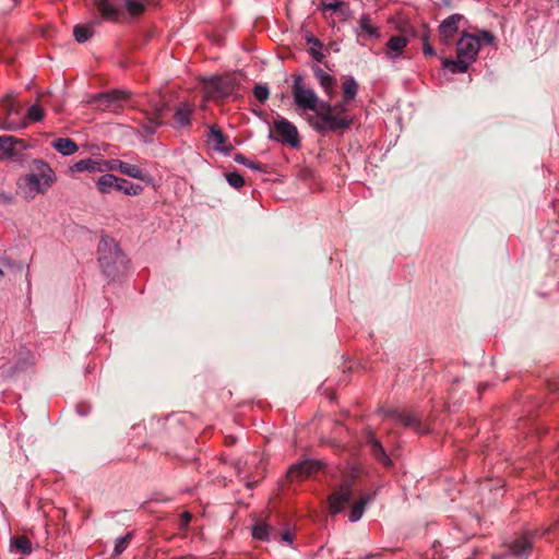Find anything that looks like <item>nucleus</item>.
<instances>
[{"mask_svg": "<svg viewBox=\"0 0 559 559\" xmlns=\"http://www.w3.org/2000/svg\"><path fill=\"white\" fill-rule=\"evenodd\" d=\"M121 170L120 174L129 176L131 178H135L142 181H150V175L147 171L143 170L136 165L123 162V165H120Z\"/></svg>", "mask_w": 559, "mask_h": 559, "instance_id": "obj_27", "label": "nucleus"}, {"mask_svg": "<svg viewBox=\"0 0 559 559\" xmlns=\"http://www.w3.org/2000/svg\"><path fill=\"white\" fill-rule=\"evenodd\" d=\"M479 40L481 39L485 44L490 45L495 41V36L488 31H481L479 33Z\"/></svg>", "mask_w": 559, "mask_h": 559, "instance_id": "obj_44", "label": "nucleus"}, {"mask_svg": "<svg viewBox=\"0 0 559 559\" xmlns=\"http://www.w3.org/2000/svg\"><path fill=\"white\" fill-rule=\"evenodd\" d=\"M271 138L283 145L298 148L300 146V136L297 127L288 119L277 115L270 129Z\"/></svg>", "mask_w": 559, "mask_h": 559, "instance_id": "obj_7", "label": "nucleus"}, {"mask_svg": "<svg viewBox=\"0 0 559 559\" xmlns=\"http://www.w3.org/2000/svg\"><path fill=\"white\" fill-rule=\"evenodd\" d=\"M358 24H359L358 29H357L358 37L364 36V35L367 37H373V38L380 37V32H379L378 27L371 23V19L368 14L361 15L358 21Z\"/></svg>", "mask_w": 559, "mask_h": 559, "instance_id": "obj_24", "label": "nucleus"}, {"mask_svg": "<svg viewBox=\"0 0 559 559\" xmlns=\"http://www.w3.org/2000/svg\"><path fill=\"white\" fill-rule=\"evenodd\" d=\"M462 20H463V15L455 13V14L448 16L440 24L439 35H440V40L443 44H449L453 39L454 35L459 31V24Z\"/></svg>", "mask_w": 559, "mask_h": 559, "instance_id": "obj_16", "label": "nucleus"}, {"mask_svg": "<svg viewBox=\"0 0 559 559\" xmlns=\"http://www.w3.org/2000/svg\"><path fill=\"white\" fill-rule=\"evenodd\" d=\"M321 9L323 11H332L338 13L342 20H347L350 16L349 5L341 0H321Z\"/></svg>", "mask_w": 559, "mask_h": 559, "instance_id": "obj_23", "label": "nucleus"}, {"mask_svg": "<svg viewBox=\"0 0 559 559\" xmlns=\"http://www.w3.org/2000/svg\"><path fill=\"white\" fill-rule=\"evenodd\" d=\"M342 90H343V97H344L345 102H350L357 95L358 84L354 80V78L349 76V78H346L345 81L343 82Z\"/></svg>", "mask_w": 559, "mask_h": 559, "instance_id": "obj_31", "label": "nucleus"}, {"mask_svg": "<svg viewBox=\"0 0 559 559\" xmlns=\"http://www.w3.org/2000/svg\"><path fill=\"white\" fill-rule=\"evenodd\" d=\"M365 442L370 448L372 455L378 462L382 463L384 466L391 465V460L382 443L376 438L374 433L370 429L365 431Z\"/></svg>", "mask_w": 559, "mask_h": 559, "instance_id": "obj_18", "label": "nucleus"}, {"mask_svg": "<svg viewBox=\"0 0 559 559\" xmlns=\"http://www.w3.org/2000/svg\"><path fill=\"white\" fill-rule=\"evenodd\" d=\"M0 264L7 270H12L13 267H16L17 270L21 271L23 269V265L21 263H16L15 261L7 257L0 260Z\"/></svg>", "mask_w": 559, "mask_h": 559, "instance_id": "obj_41", "label": "nucleus"}, {"mask_svg": "<svg viewBox=\"0 0 559 559\" xmlns=\"http://www.w3.org/2000/svg\"><path fill=\"white\" fill-rule=\"evenodd\" d=\"M312 71L314 73L316 79L318 80L320 86L325 92L329 98H332L335 94L336 87V79L329 73H326L319 66L312 67Z\"/></svg>", "mask_w": 559, "mask_h": 559, "instance_id": "obj_21", "label": "nucleus"}, {"mask_svg": "<svg viewBox=\"0 0 559 559\" xmlns=\"http://www.w3.org/2000/svg\"><path fill=\"white\" fill-rule=\"evenodd\" d=\"M94 5L103 20L118 21L120 13L108 0H95ZM126 8L132 16L141 15L145 11V5L135 0H126Z\"/></svg>", "mask_w": 559, "mask_h": 559, "instance_id": "obj_8", "label": "nucleus"}, {"mask_svg": "<svg viewBox=\"0 0 559 559\" xmlns=\"http://www.w3.org/2000/svg\"><path fill=\"white\" fill-rule=\"evenodd\" d=\"M272 537L276 540L290 545L295 538V534L289 530H286L284 532L274 531L272 533Z\"/></svg>", "mask_w": 559, "mask_h": 559, "instance_id": "obj_38", "label": "nucleus"}, {"mask_svg": "<svg viewBox=\"0 0 559 559\" xmlns=\"http://www.w3.org/2000/svg\"><path fill=\"white\" fill-rule=\"evenodd\" d=\"M193 107L189 103H181L174 114V128H186L191 123Z\"/></svg>", "mask_w": 559, "mask_h": 559, "instance_id": "obj_22", "label": "nucleus"}, {"mask_svg": "<svg viewBox=\"0 0 559 559\" xmlns=\"http://www.w3.org/2000/svg\"><path fill=\"white\" fill-rule=\"evenodd\" d=\"M133 538V532H128L124 536L118 538L115 544L114 555H121L129 546Z\"/></svg>", "mask_w": 559, "mask_h": 559, "instance_id": "obj_36", "label": "nucleus"}, {"mask_svg": "<svg viewBox=\"0 0 559 559\" xmlns=\"http://www.w3.org/2000/svg\"><path fill=\"white\" fill-rule=\"evenodd\" d=\"M100 23L102 22L99 20H96V21L91 22L87 25H80V24L75 25L73 28V36H74L75 40L78 43H85L86 40H88L93 36L92 28L94 26L100 25Z\"/></svg>", "mask_w": 559, "mask_h": 559, "instance_id": "obj_26", "label": "nucleus"}, {"mask_svg": "<svg viewBox=\"0 0 559 559\" xmlns=\"http://www.w3.org/2000/svg\"><path fill=\"white\" fill-rule=\"evenodd\" d=\"M269 94L266 85H255L253 88V95L260 103H264L269 98Z\"/></svg>", "mask_w": 559, "mask_h": 559, "instance_id": "obj_40", "label": "nucleus"}, {"mask_svg": "<svg viewBox=\"0 0 559 559\" xmlns=\"http://www.w3.org/2000/svg\"><path fill=\"white\" fill-rule=\"evenodd\" d=\"M480 48L479 38L464 33L456 44V59H445L443 67L452 73H464L476 60Z\"/></svg>", "mask_w": 559, "mask_h": 559, "instance_id": "obj_4", "label": "nucleus"}, {"mask_svg": "<svg viewBox=\"0 0 559 559\" xmlns=\"http://www.w3.org/2000/svg\"><path fill=\"white\" fill-rule=\"evenodd\" d=\"M70 169L72 173H96L104 170L102 167V162L92 158L81 159L76 162Z\"/></svg>", "mask_w": 559, "mask_h": 559, "instance_id": "obj_25", "label": "nucleus"}, {"mask_svg": "<svg viewBox=\"0 0 559 559\" xmlns=\"http://www.w3.org/2000/svg\"><path fill=\"white\" fill-rule=\"evenodd\" d=\"M241 79L242 74L240 72L211 78L204 83V93L206 97L211 99H221L227 96H233L239 88Z\"/></svg>", "mask_w": 559, "mask_h": 559, "instance_id": "obj_5", "label": "nucleus"}, {"mask_svg": "<svg viewBox=\"0 0 559 559\" xmlns=\"http://www.w3.org/2000/svg\"><path fill=\"white\" fill-rule=\"evenodd\" d=\"M98 262L103 273L110 280L123 274L127 259L118 243L109 237H102L98 245Z\"/></svg>", "mask_w": 559, "mask_h": 559, "instance_id": "obj_3", "label": "nucleus"}, {"mask_svg": "<svg viewBox=\"0 0 559 559\" xmlns=\"http://www.w3.org/2000/svg\"><path fill=\"white\" fill-rule=\"evenodd\" d=\"M4 275V271L2 269H0V278L3 277Z\"/></svg>", "mask_w": 559, "mask_h": 559, "instance_id": "obj_49", "label": "nucleus"}, {"mask_svg": "<svg viewBox=\"0 0 559 559\" xmlns=\"http://www.w3.org/2000/svg\"><path fill=\"white\" fill-rule=\"evenodd\" d=\"M120 165H123V160H120V159H111V160L107 162V168H108L109 170H115V171L120 173V170H121Z\"/></svg>", "mask_w": 559, "mask_h": 559, "instance_id": "obj_45", "label": "nucleus"}, {"mask_svg": "<svg viewBox=\"0 0 559 559\" xmlns=\"http://www.w3.org/2000/svg\"><path fill=\"white\" fill-rule=\"evenodd\" d=\"M226 179L233 188L239 189L245 186V178L236 171L227 173Z\"/></svg>", "mask_w": 559, "mask_h": 559, "instance_id": "obj_37", "label": "nucleus"}, {"mask_svg": "<svg viewBox=\"0 0 559 559\" xmlns=\"http://www.w3.org/2000/svg\"><path fill=\"white\" fill-rule=\"evenodd\" d=\"M11 546L22 555H29L32 552V543L23 535L13 537L11 539Z\"/></svg>", "mask_w": 559, "mask_h": 559, "instance_id": "obj_33", "label": "nucleus"}, {"mask_svg": "<svg viewBox=\"0 0 559 559\" xmlns=\"http://www.w3.org/2000/svg\"><path fill=\"white\" fill-rule=\"evenodd\" d=\"M369 501H370V496H365V497H361L358 501H356L353 504L350 513H349L350 522H356L362 516L365 508Z\"/></svg>", "mask_w": 559, "mask_h": 559, "instance_id": "obj_32", "label": "nucleus"}, {"mask_svg": "<svg viewBox=\"0 0 559 559\" xmlns=\"http://www.w3.org/2000/svg\"><path fill=\"white\" fill-rule=\"evenodd\" d=\"M118 191H122L127 195H139L143 191V187L119 178Z\"/></svg>", "mask_w": 559, "mask_h": 559, "instance_id": "obj_35", "label": "nucleus"}, {"mask_svg": "<svg viewBox=\"0 0 559 559\" xmlns=\"http://www.w3.org/2000/svg\"><path fill=\"white\" fill-rule=\"evenodd\" d=\"M349 102L336 103L331 105L329 102L320 104L319 119L311 118L310 124L318 132H334L340 129H347L353 122V119L347 114V104Z\"/></svg>", "mask_w": 559, "mask_h": 559, "instance_id": "obj_1", "label": "nucleus"}, {"mask_svg": "<svg viewBox=\"0 0 559 559\" xmlns=\"http://www.w3.org/2000/svg\"><path fill=\"white\" fill-rule=\"evenodd\" d=\"M52 147L63 155H72L78 150L76 143L69 138H60L52 142Z\"/></svg>", "mask_w": 559, "mask_h": 559, "instance_id": "obj_28", "label": "nucleus"}, {"mask_svg": "<svg viewBox=\"0 0 559 559\" xmlns=\"http://www.w3.org/2000/svg\"><path fill=\"white\" fill-rule=\"evenodd\" d=\"M273 532L264 522H258L253 525L251 533L254 539L269 540Z\"/></svg>", "mask_w": 559, "mask_h": 559, "instance_id": "obj_34", "label": "nucleus"}, {"mask_svg": "<svg viewBox=\"0 0 559 559\" xmlns=\"http://www.w3.org/2000/svg\"><path fill=\"white\" fill-rule=\"evenodd\" d=\"M2 107L5 111V118L2 121V128L9 131H16L25 128L27 122L17 118L21 114L22 107L15 102L13 95L8 94L2 100Z\"/></svg>", "mask_w": 559, "mask_h": 559, "instance_id": "obj_11", "label": "nucleus"}, {"mask_svg": "<svg viewBox=\"0 0 559 559\" xmlns=\"http://www.w3.org/2000/svg\"><path fill=\"white\" fill-rule=\"evenodd\" d=\"M97 188L102 193H109L112 189L118 190L119 177L106 174L96 181Z\"/></svg>", "mask_w": 559, "mask_h": 559, "instance_id": "obj_29", "label": "nucleus"}, {"mask_svg": "<svg viewBox=\"0 0 559 559\" xmlns=\"http://www.w3.org/2000/svg\"><path fill=\"white\" fill-rule=\"evenodd\" d=\"M207 146L214 151L228 153L231 146L227 143V138L217 126H211L206 134Z\"/></svg>", "mask_w": 559, "mask_h": 559, "instance_id": "obj_17", "label": "nucleus"}, {"mask_svg": "<svg viewBox=\"0 0 559 559\" xmlns=\"http://www.w3.org/2000/svg\"><path fill=\"white\" fill-rule=\"evenodd\" d=\"M44 118V111L40 106L33 105L27 110V119L32 122L40 121Z\"/></svg>", "mask_w": 559, "mask_h": 559, "instance_id": "obj_39", "label": "nucleus"}, {"mask_svg": "<svg viewBox=\"0 0 559 559\" xmlns=\"http://www.w3.org/2000/svg\"><path fill=\"white\" fill-rule=\"evenodd\" d=\"M307 44L309 45V53H310V56L317 62H321L323 60V58H324V55L322 52L323 44L318 38H316L312 35L307 37Z\"/></svg>", "mask_w": 559, "mask_h": 559, "instance_id": "obj_30", "label": "nucleus"}, {"mask_svg": "<svg viewBox=\"0 0 559 559\" xmlns=\"http://www.w3.org/2000/svg\"><path fill=\"white\" fill-rule=\"evenodd\" d=\"M549 391L559 395V382L552 381L548 384Z\"/></svg>", "mask_w": 559, "mask_h": 559, "instance_id": "obj_46", "label": "nucleus"}, {"mask_svg": "<svg viewBox=\"0 0 559 559\" xmlns=\"http://www.w3.org/2000/svg\"><path fill=\"white\" fill-rule=\"evenodd\" d=\"M26 147L24 140L12 135H0V159H11L23 164L26 159L24 154Z\"/></svg>", "mask_w": 559, "mask_h": 559, "instance_id": "obj_9", "label": "nucleus"}, {"mask_svg": "<svg viewBox=\"0 0 559 559\" xmlns=\"http://www.w3.org/2000/svg\"><path fill=\"white\" fill-rule=\"evenodd\" d=\"M192 520V514L188 511L183 512L179 520V528L187 530Z\"/></svg>", "mask_w": 559, "mask_h": 559, "instance_id": "obj_42", "label": "nucleus"}, {"mask_svg": "<svg viewBox=\"0 0 559 559\" xmlns=\"http://www.w3.org/2000/svg\"><path fill=\"white\" fill-rule=\"evenodd\" d=\"M423 41H424V46H423L424 55H426V56H435L436 51L430 46V44L428 43V36L426 34L423 36Z\"/></svg>", "mask_w": 559, "mask_h": 559, "instance_id": "obj_43", "label": "nucleus"}, {"mask_svg": "<svg viewBox=\"0 0 559 559\" xmlns=\"http://www.w3.org/2000/svg\"><path fill=\"white\" fill-rule=\"evenodd\" d=\"M56 175L48 163L43 159H33L29 164V173L20 183L26 198H35L36 194H44L55 183Z\"/></svg>", "mask_w": 559, "mask_h": 559, "instance_id": "obj_2", "label": "nucleus"}, {"mask_svg": "<svg viewBox=\"0 0 559 559\" xmlns=\"http://www.w3.org/2000/svg\"><path fill=\"white\" fill-rule=\"evenodd\" d=\"M130 98V92L122 90H111L100 93L94 97L93 103L100 110L117 111L122 103Z\"/></svg>", "mask_w": 559, "mask_h": 559, "instance_id": "obj_13", "label": "nucleus"}, {"mask_svg": "<svg viewBox=\"0 0 559 559\" xmlns=\"http://www.w3.org/2000/svg\"><path fill=\"white\" fill-rule=\"evenodd\" d=\"M322 468V462L317 460H305L292 465L286 472V479L290 483L301 481L316 474Z\"/></svg>", "mask_w": 559, "mask_h": 559, "instance_id": "obj_14", "label": "nucleus"}, {"mask_svg": "<svg viewBox=\"0 0 559 559\" xmlns=\"http://www.w3.org/2000/svg\"><path fill=\"white\" fill-rule=\"evenodd\" d=\"M381 413L384 418H392L396 424H400L407 429L414 430L415 432L424 433L427 431L420 417L415 413L404 411L400 412L396 409H383Z\"/></svg>", "mask_w": 559, "mask_h": 559, "instance_id": "obj_12", "label": "nucleus"}, {"mask_svg": "<svg viewBox=\"0 0 559 559\" xmlns=\"http://www.w3.org/2000/svg\"><path fill=\"white\" fill-rule=\"evenodd\" d=\"M540 535L538 531H530L516 536L506 544L509 555L515 559H527L532 554L535 537Z\"/></svg>", "mask_w": 559, "mask_h": 559, "instance_id": "obj_10", "label": "nucleus"}, {"mask_svg": "<svg viewBox=\"0 0 559 559\" xmlns=\"http://www.w3.org/2000/svg\"><path fill=\"white\" fill-rule=\"evenodd\" d=\"M251 486H252V483L247 481V487H251Z\"/></svg>", "mask_w": 559, "mask_h": 559, "instance_id": "obj_51", "label": "nucleus"}, {"mask_svg": "<svg viewBox=\"0 0 559 559\" xmlns=\"http://www.w3.org/2000/svg\"><path fill=\"white\" fill-rule=\"evenodd\" d=\"M246 167L254 168L253 165L251 163H249L248 160H247Z\"/></svg>", "mask_w": 559, "mask_h": 559, "instance_id": "obj_48", "label": "nucleus"}, {"mask_svg": "<svg viewBox=\"0 0 559 559\" xmlns=\"http://www.w3.org/2000/svg\"><path fill=\"white\" fill-rule=\"evenodd\" d=\"M165 109V104H152V111L146 114V120L143 123V129L147 133H154L156 129L162 126V117Z\"/></svg>", "mask_w": 559, "mask_h": 559, "instance_id": "obj_20", "label": "nucleus"}, {"mask_svg": "<svg viewBox=\"0 0 559 559\" xmlns=\"http://www.w3.org/2000/svg\"><path fill=\"white\" fill-rule=\"evenodd\" d=\"M292 95L295 105L302 110L314 111L319 119L320 104L322 103L316 92L304 83L300 74L293 75Z\"/></svg>", "mask_w": 559, "mask_h": 559, "instance_id": "obj_6", "label": "nucleus"}, {"mask_svg": "<svg viewBox=\"0 0 559 559\" xmlns=\"http://www.w3.org/2000/svg\"><path fill=\"white\" fill-rule=\"evenodd\" d=\"M353 492V481L344 480L329 497V508L332 514L340 513L349 502Z\"/></svg>", "mask_w": 559, "mask_h": 559, "instance_id": "obj_15", "label": "nucleus"}, {"mask_svg": "<svg viewBox=\"0 0 559 559\" xmlns=\"http://www.w3.org/2000/svg\"><path fill=\"white\" fill-rule=\"evenodd\" d=\"M236 439L234 437H230L229 443H234Z\"/></svg>", "mask_w": 559, "mask_h": 559, "instance_id": "obj_50", "label": "nucleus"}, {"mask_svg": "<svg viewBox=\"0 0 559 559\" xmlns=\"http://www.w3.org/2000/svg\"><path fill=\"white\" fill-rule=\"evenodd\" d=\"M235 160H237V162H238V163H240V164H245V156H243V155H241V154H237V155L235 156Z\"/></svg>", "mask_w": 559, "mask_h": 559, "instance_id": "obj_47", "label": "nucleus"}, {"mask_svg": "<svg viewBox=\"0 0 559 559\" xmlns=\"http://www.w3.org/2000/svg\"><path fill=\"white\" fill-rule=\"evenodd\" d=\"M407 44L408 39L403 35L391 36L385 45V55L389 59L395 61L402 56Z\"/></svg>", "mask_w": 559, "mask_h": 559, "instance_id": "obj_19", "label": "nucleus"}]
</instances>
